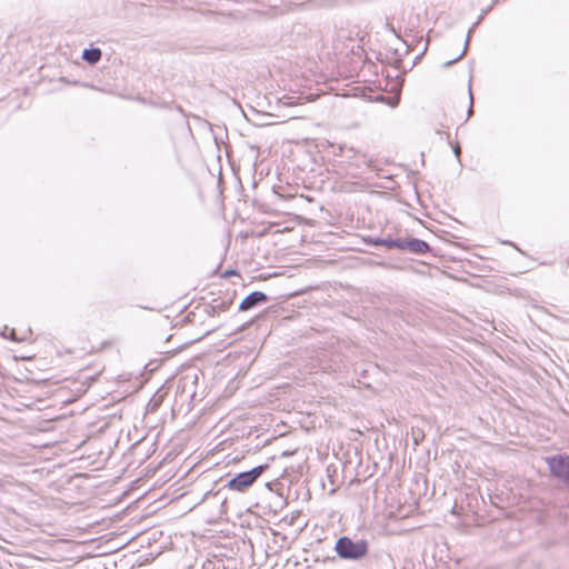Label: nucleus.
<instances>
[{
  "label": "nucleus",
  "mask_w": 569,
  "mask_h": 569,
  "mask_svg": "<svg viewBox=\"0 0 569 569\" xmlns=\"http://www.w3.org/2000/svg\"><path fill=\"white\" fill-rule=\"evenodd\" d=\"M267 296L263 292L254 291L247 296L240 303L239 309L242 311L253 308L256 305L264 302Z\"/></svg>",
  "instance_id": "20e7f679"
},
{
  "label": "nucleus",
  "mask_w": 569,
  "mask_h": 569,
  "mask_svg": "<svg viewBox=\"0 0 569 569\" xmlns=\"http://www.w3.org/2000/svg\"><path fill=\"white\" fill-rule=\"evenodd\" d=\"M455 153H456V156H457V157H458V156H459V153H460V148H459L458 146L455 148Z\"/></svg>",
  "instance_id": "0eeeda50"
},
{
  "label": "nucleus",
  "mask_w": 569,
  "mask_h": 569,
  "mask_svg": "<svg viewBox=\"0 0 569 569\" xmlns=\"http://www.w3.org/2000/svg\"><path fill=\"white\" fill-rule=\"evenodd\" d=\"M82 58L91 64L97 63L101 58V51L99 49H86Z\"/></svg>",
  "instance_id": "39448f33"
},
{
  "label": "nucleus",
  "mask_w": 569,
  "mask_h": 569,
  "mask_svg": "<svg viewBox=\"0 0 569 569\" xmlns=\"http://www.w3.org/2000/svg\"><path fill=\"white\" fill-rule=\"evenodd\" d=\"M550 472L569 485V456L558 455L546 459Z\"/></svg>",
  "instance_id": "7ed1b4c3"
},
{
  "label": "nucleus",
  "mask_w": 569,
  "mask_h": 569,
  "mask_svg": "<svg viewBox=\"0 0 569 569\" xmlns=\"http://www.w3.org/2000/svg\"><path fill=\"white\" fill-rule=\"evenodd\" d=\"M267 466H258L250 471L238 473L236 477L229 480L227 487L233 491H244L251 487L254 481L263 473Z\"/></svg>",
  "instance_id": "f03ea898"
},
{
  "label": "nucleus",
  "mask_w": 569,
  "mask_h": 569,
  "mask_svg": "<svg viewBox=\"0 0 569 569\" xmlns=\"http://www.w3.org/2000/svg\"><path fill=\"white\" fill-rule=\"evenodd\" d=\"M427 247L428 246L425 242H422V241H417L416 242V250L422 251V250L427 249Z\"/></svg>",
  "instance_id": "423d86ee"
},
{
  "label": "nucleus",
  "mask_w": 569,
  "mask_h": 569,
  "mask_svg": "<svg viewBox=\"0 0 569 569\" xmlns=\"http://www.w3.org/2000/svg\"><path fill=\"white\" fill-rule=\"evenodd\" d=\"M368 546L365 540L352 541L349 538H340L336 545L337 553L345 559H359L367 553Z\"/></svg>",
  "instance_id": "f257e3e1"
}]
</instances>
